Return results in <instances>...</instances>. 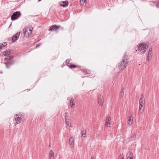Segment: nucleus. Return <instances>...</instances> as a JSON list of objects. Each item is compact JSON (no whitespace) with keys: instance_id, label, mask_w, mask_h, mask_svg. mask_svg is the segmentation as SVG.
Segmentation results:
<instances>
[{"instance_id":"f257e3e1","label":"nucleus","mask_w":159,"mask_h":159,"mask_svg":"<svg viewBox=\"0 0 159 159\" xmlns=\"http://www.w3.org/2000/svg\"><path fill=\"white\" fill-rule=\"evenodd\" d=\"M129 59L127 53H125L122 60L118 63V66L120 71L123 70L127 66Z\"/></svg>"},{"instance_id":"f03ea898","label":"nucleus","mask_w":159,"mask_h":159,"mask_svg":"<svg viewBox=\"0 0 159 159\" xmlns=\"http://www.w3.org/2000/svg\"><path fill=\"white\" fill-rule=\"evenodd\" d=\"M148 47V45L143 43H140L139 44L138 49L137 51L138 50V51L140 52V53H144L145 52L147 49Z\"/></svg>"},{"instance_id":"7ed1b4c3","label":"nucleus","mask_w":159,"mask_h":159,"mask_svg":"<svg viewBox=\"0 0 159 159\" xmlns=\"http://www.w3.org/2000/svg\"><path fill=\"white\" fill-rule=\"evenodd\" d=\"M21 14L20 11H17L14 12L11 16V19L14 21L17 19L20 16Z\"/></svg>"},{"instance_id":"20e7f679","label":"nucleus","mask_w":159,"mask_h":159,"mask_svg":"<svg viewBox=\"0 0 159 159\" xmlns=\"http://www.w3.org/2000/svg\"><path fill=\"white\" fill-rule=\"evenodd\" d=\"M23 32L25 36L28 37L32 33V30L27 27L24 29Z\"/></svg>"},{"instance_id":"39448f33","label":"nucleus","mask_w":159,"mask_h":159,"mask_svg":"<svg viewBox=\"0 0 159 159\" xmlns=\"http://www.w3.org/2000/svg\"><path fill=\"white\" fill-rule=\"evenodd\" d=\"M145 102V99L144 95L143 94L141 95V97L139 100V105L143 106V104H144Z\"/></svg>"},{"instance_id":"423d86ee","label":"nucleus","mask_w":159,"mask_h":159,"mask_svg":"<svg viewBox=\"0 0 159 159\" xmlns=\"http://www.w3.org/2000/svg\"><path fill=\"white\" fill-rule=\"evenodd\" d=\"M20 32H18L13 36L12 39V42H14L17 40L19 36L20 35Z\"/></svg>"},{"instance_id":"0eeeda50","label":"nucleus","mask_w":159,"mask_h":159,"mask_svg":"<svg viewBox=\"0 0 159 159\" xmlns=\"http://www.w3.org/2000/svg\"><path fill=\"white\" fill-rule=\"evenodd\" d=\"M60 27L61 26L60 25L57 26L55 25H53L50 27L49 30L50 31H56L60 28Z\"/></svg>"},{"instance_id":"6e6552de","label":"nucleus","mask_w":159,"mask_h":159,"mask_svg":"<svg viewBox=\"0 0 159 159\" xmlns=\"http://www.w3.org/2000/svg\"><path fill=\"white\" fill-rule=\"evenodd\" d=\"M21 116H20V115H18L16 114L15 116V119L16 120V122L17 124H19L20 123L21 118L20 117Z\"/></svg>"},{"instance_id":"1a4fd4ad","label":"nucleus","mask_w":159,"mask_h":159,"mask_svg":"<svg viewBox=\"0 0 159 159\" xmlns=\"http://www.w3.org/2000/svg\"><path fill=\"white\" fill-rule=\"evenodd\" d=\"M98 101L99 105L101 106H102L103 105V103L104 101L103 96L100 95V97H98Z\"/></svg>"},{"instance_id":"9d476101","label":"nucleus","mask_w":159,"mask_h":159,"mask_svg":"<svg viewBox=\"0 0 159 159\" xmlns=\"http://www.w3.org/2000/svg\"><path fill=\"white\" fill-rule=\"evenodd\" d=\"M14 62V61L13 60H12L6 62H5L4 64H5L6 67L7 68H8L10 67L13 64Z\"/></svg>"},{"instance_id":"9b49d317","label":"nucleus","mask_w":159,"mask_h":159,"mask_svg":"<svg viewBox=\"0 0 159 159\" xmlns=\"http://www.w3.org/2000/svg\"><path fill=\"white\" fill-rule=\"evenodd\" d=\"M65 117H66V123L68 125H70V117L68 116V113L67 112L65 113Z\"/></svg>"},{"instance_id":"f8f14e48","label":"nucleus","mask_w":159,"mask_h":159,"mask_svg":"<svg viewBox=\"0 0 159 159\" xmlns=\"http://www.w3.org/2000/svg\"><path fill=\"white\" fill-rule=\"evenodd\" d=\"M68 4L69 2L67 1L61 2L60 3V5L64 7H67L68 5Z\"/></svg>"},{"instance_id":"ddd939ff","label":"nucleus","mask_w":159,"mask_h":159,"mask_svg":"<svg viewBox=\"0 0 159 159\" xmlns=\"http://www.w3.org/2000/svg\"><path fill=\"white\" fill-rule=\"evenodd\" d=\"M127 159H133V154L132 152H129L127 154Z\"/></svg>"},{"instance_id":"4468645a","label":"nucleus","mask_w":159,"mask_h":159,"mask_svg":"<svg viewBox=\"0 0 159 159\" xmlns=\"http://www.w3.org/2000/svg\"><path fill=\"white\" fill-rule=\"evenodd\" d=\"M124 88H122L119 93V97L121 99L123 98V97L124 95Z\"/></svg>"},{"instance_id":"2eb2a0df","label":"nucleus","mask_w":159,"mask_h":159,"mask_svg":"<svg viewBox=\"0 0 159 159\" xmlns=\"http://www.w3.org/2000/svg\"><path fill=\"white\" fill-rule=\"evenodd\" d=\"M73 137L72 136H70V138L69 139V143L70 144V145L71 146H74V139Z\"/></svg>"},{"instance_id":"dca6fc26","label":"nucleus","mask_w":159,"mask_h":159,"mask_svg":"<svg viewBox=\"0 0 159 159\" xmlns=\"http://www.w3.org/2000/svg\"><path fill=\"white\" fill-rule=\"evenodd\" d=\"M54 155V153L52 150L50 151L49 153V159H53V156Z\"/></svg>"},{"instance_id":"f3484780","label":"nucleus","mask_w":159,"mask_h":159,"mask_svg":"<svg viewBox=\"0 0 159 159\" xmlns=\"http://www.w3.org/2000/svg\"><path fill=\"white\" fill-rule=\"evenodd\" d=\"M152 48H150L149 50V51L148 52V61H149V58H151V57H152Z\"/></svg>"},{"instance_id":"a211bd4d","label":"nucleus","mask_w":159,"mask_h":159,"mask_svg":"<svg viewBox=\"0 0 159 159\" xmlns=\"http://www.w3.org/2000/svg\"><path fill=\"white\" fill-rule=\"evenodd\" d=\"M81 134H82V138L83 139H84V138H85L86 137V131L85 130H83L81 131Z\"/></svg>"},{"instance_id":"6ab92c4d","label":"nucleus","mask_w":159,"mask_h":159,"mask_svg":"<svg viewBox=\"0 0 159 159\" xmlns=\"http://www.w3.org/2000/svg\"><path fill=\"white\" fill-rule=\"evenodd\" d=\"M110 120H111V118L110 117H107L106 121V123H105V125H107L108 124H110Z\"/></svg>"},{"instance_id":"aec40b11","label":"nucleus","mask_w":159,"mask_h":159,"mask_svg":"<svg viewBox=\"0 0 159 159\" xmlns=\"http://www.w3.org/2000/svg\"><path fill=\"white\" fill-rule=\"evenodd\" d=\"M133 119L132 115L128 119V123L129 125H131L133 123Z\"/></svg>"},{"instance_id":"412c9836","label":"nucleus","mask_w":159,"mask_h":159,"mask_svg":"<svg viewBox=\"0 0 159 159\" xmlns=\"http://www.w3.org/2000/svg\"><path fill=\"white\" fill-rule=\"evenodd\" d=\"M7 50H6L5 51L1 53L0 54V56H7Z\"/></svg>"},{"instance_id":"4be33fe9","label":"nucleus","mask_w":159,"mask_h":159,"mask_svg":"<svg viewBox=\"0 0 159 159\" xmlns=\"http://www.w3.org/2000/svg\"><path fill=\"white\" fill-rule=\"evenodd\" d=\"M70 105H71V107H72V106L73 105H75V103L74 102V99L73 98H71L70 99Z\"/></svg>"},{"instance_id":"5701e85b","label":"nucleus","mask_w":159,"mask_h":159,"mask_svg":"<svg viewBox=\"0 0 159 159\" xmlns=\"http://www.w3.org/2000/svg\"><path fill=\"white\" fill-rule=\"evenodd\" d=\"M70 68L72 69V68H75L77 67H78L76 65L74 64H71L69 66L68 65H67Z\"/></svg>"},{"instance_id":"b1692460","label":"nucleus","mask_w":159,"mask_h":159,"mask_svg":"<svg viewBox=\"0 0 159 159\" xmlns=\"http://www.w3.org/2000/svg\"><path fill=\"white\" fill-rule=\"evenodd\" d=\"M13 57H14L13 56L11 55V56H9L8 57H6L5 58V60H6L7 61H9V60H10L11 59H12V58H13Z\"/></svg>"},{"instance_id":"393cba45","label":"nucleus","mask_w":159,"mask_h":159,"mask_svg":"<svg viewBox=\"0 0 159 159\" xmlns=\"http://www.w3.org/2000/svg\"><path fill=\"white\" fill-rule=\"evenodd\" d=\"M7 43L6 42H5L2 43H0V45L2 47H4L7 46Z\"/></svg>"},{"instance_id":"a878e982","label":"nucleus","mask_w":159,"mask_h":159,"mask_svg":"<svg viewBox=\"0 0 159 159\" xmlns=\"http://www.w3.org/2000/svg\"><path fill=\"white\" fill-rule=\"evenodd\" d=\"M7 50L8 51V52H7V56L8 55H10L11 54V52L12 51V50H11V49H9Z\"/></svg>"},{"instance_id":"bb28decb","label":"nucleus","mask_w":159,"mask_h":159,"mask_svg":"<svg viewBox=\"0 0 159 159\" xmlns=\"http://www.w3.org/2000/svg\"><path fill=\"white\" fill-rule=\"evenodd\" d=\"M136 138V135L135 134H133L132 137L131 138L133 140H134Z\"/></svg>"},{"instance_id":"cd10ccee","label":"nucleus","mask_w":159,"mask_h":159,"mask_svg":"<svg viewBox=\"0 0 159 159\" xmlns=\"http://www.w3.org/2000/svg\"><path fill=\"white\" fill-rule=\"evenodd\" d=\"M86 2V0H80V3L81 4H83Z\"/></svg>"},{"instance_id":"c85d7f7f","label":"nucleus","mask_w":159,"mask_h":159,"mask_svg":"<svg viewBox=\"0 0 159 159\" xmlns=\"http://www.w3.org/2000/svg\"><path fill=\"white\" fill-rule=\"evenodd\" d=\"M80 70H81V71L82 72H83L84 74H86V71H85V70H85L84 69H80Z\"/></svg>"},{"instance_id":"c756f323","label":"nucleus","mask_w":159,"mask_h":159,"mask_svg":"<svg viewBox=\"0 0 159 159\" xmlns=\"http://www.w3.org/2000/svg\"><path fill=\"white\" fill-rule=\"evenodd\" d=\"M70 59H67L66 60V63H67V64H70Z\"/></svg>"},{"instance_id":"7c9ffc66","label":"nucleus","mask_w":159,"mask_h":159,"mask_svg":"<svg viewBox=\"0 0 159 159\" xmlns=\"http://www.w3.org/2000/svg\"><path fill=\"white\" fill-rule=\"evenodd\" d=\"M85 71H86V74L90 73V71L89 70H85Z\"/></svg>"},{"instance_id":"2f4dec72","label":"nucleus","mask_w":159,"mask_h":159,"mask_svg":"<svg viewBox=\"0 0 159 159\" xmlns=\"http://www.w3.org/2000/svg\"><path fill=\"white\" fill-rule=\"evenodd\" d=\"M143 106H141V105H139V111H142V110H143L142 109V107H143Z\"/></svg>"},{"instance_id":"473e14b6","label":"nucleus","mask_w":159,"mask_h":159,"mask_svg":"<svg viewBox=\"0 0 159 159\" xmlns=\"http://www.w3.org/2000/svg\"><path fill=\"white\" fill-rule=\"evenodd\" d=\"M119 157L120 158L119 159H124V157L121 155H120Z\"/></svg>"},{"instance_id":"72a5a7b5","label":"nucleus","mask_w":159,"mask_h":159,"mask_svg":"<svg viewBox=\"0 0 159 159\" xmlns=\"http://www.w3.org/2000/svg\"><path fill=\"white\" fill-rule=\"evenodd\" d=\"M156 6L157 7H159V1L157 4Z\"/></svg>"},{"instance_id":"f704fd0d","label":"nucleus","mask_w":159,"mask_h":159,"mask_svg":"<svg viewBox=\"0 0 159 159\" xmlns=\"http://www.w3.org/2000/svg\"><path fill=\"white\" fill-rule=\"evenodd\" d=\"M143 109L142 111H139V112L141 114H142L143 113Z\"/></svg>"},{"instance_id":"c9c22d12","label":"nucleus","mask_w":159,"mask_h":159,"mask_svg":"<svg viewBox=\"0 0 159 159\" xmlns=\"http://www.w3.org/2000/svg\"><path fill=\"white\" fill-rule=\"evenodd\" d=\"M91 159H94V156H92V157H91Z\"/></svg>"},{"instance_id":"e433bc0d","label":"nucleus","mask_w":159,"mask_h":159,"mask_svg":"<svg viewBox=\"0 0 159 159\" xmlns=\"http://www.w3.org/2000/svg\"><path fill=\"white\" fill-rule=\"evenodd\" d=\"M40 44H38L36 46V48H37L40 46Z\"/></svg>"},{"instance_id":"4c0bfd02","label":"nucleus","mask_w":159,"mask_h":159,"mask_svg":"<svg viewBox=\"0 0 159 159\" xmlns=\"http://www.w3.org/2000/svg\"><path fill=\"white\" fill-rule=\"evenodd\" d=\"M2 49V47L0 45V51H1V50Z\"/></svg>"},{"instance_id":"58836bf2","label":"nucleus","mask_w":159,"mask_h":159,"mask_svg":"<svg viewBox=\"0 0 159 159\" xmlns=\"http://www.w3.org/2000/svg\"><path fill=\"white\" fill-rule=\"evenodd\" d=\"M38 2L41 1V0H38Z\"/></svg>"}]
</instances>
